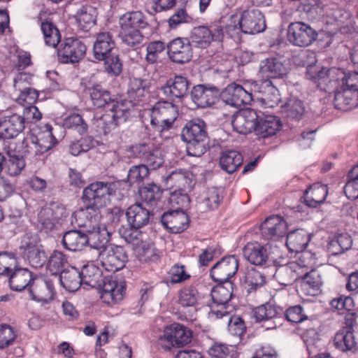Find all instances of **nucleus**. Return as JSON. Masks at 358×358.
<instances>
[{
    "label": "nucleus",
    "mask_w": 358,
    "mask_h": 358,
    "mask_svg": "<svg viewBox=\"0 0 358 358\" xmlns=\"http://www.w3.org/2000/svg\"><path fill=\"white\" fill-rule=\"evenodd\" d=\"M118 37L124 45L131 48L139 46L144 39V36L140 30L125 28H120Z\"/></svg>",
    "instance_id": "8fccbe9b"
},
{
    "label": "nucleus",
    "mask_w": 358,
    "mask_h": 358,
    "mask_svg": "<svg viewBox=\"0 0 358 358\" xmlns=\"http://www.w3.org/2000/svg\"><path fill=\"white\" fill-rule=\"evenodd\" d=\"M18 264L17 257L14 252L0 253V275L8 276Z\"/></svg>",
    "instance_id": "052dcab7"
},
{
    "label": "nucleus",
    "mask_w": 358,
    "mask_h": 358,
    "mask_svg": "<svg viewBox=\"0 0 358 358\" xmlns=\"http://www.w3.org/2000/svg\"><path fill=\"white\" fill-rule=\"evenodd\" d=\"M239 261L235 255L222 257L210 269V275L215 281L220 283L228 282L237 273Z\"/></svg>",
    "instance_id": "0eeeda50"
},
{
    "label": "nucleus",
    "mask_w": 358,
    "mask_h": 358,
    "mask_svg": "<svg viewBox=\"0 0 358 358\" xmlns=\"http://www.w3.org/2000/svg\"><path fill=\"white\" fill-rule=\"evenodd\" d=\"M67 263V257L62 252L55 250L48 259V268L52 274L57 275L64 271Z\"/></svg>",
    "instance_id": "0e129e2a"
},
{
    "label": "nucleus",
    "mask_w": 358,
    "mask_h": 358,
    "mask_svg": "<svg viewBox=\"0 0 358 358\" xmlns=\"http://www.w3.org/2000/svg\"><path fill=\"white\" fill-rule=\"evenodd\" d=\"M221 97L227 104L241 107L249 104L252 100V94L243 86L236 83L228 85L221 93Z\"/></svg>",
    "instance_id": "ddd939ff"
},
{
    "label": "nucleus",
    "mask_w": 358,
    "mask_h": 358,
    "mask_svg": "<svg viewBox=\"0 0 358 358\" xmlns=\"http://www.w3.org/2000/svg\"><path fill=\"white\" fill-rule=\"evenodd\" d=\"M349 180L344 187L345 196L350 200L358 199V164L349 172Z\"/></svg>",
    "instance_id": "680f3d73"
},
{
    "label": "nucleus",
    "mask_w": 358,
    "mask_h": 358,
    "mask_svg": "<svg viewBox=\"0 0 358 358\" xmlns=\"http://www.w3.org/2000/svg\"><path fill=\"white\" fill-rule=\"evenodd\" d=\"M137 256L142 262H155L158 260L159 255L157 250L152 243H142L138 248Z\"/></svg>",
    "instance_id": "774afa93"
},
{
    "label": "nucleus",
    "mask_w": 358,
    "mask_h": 358,
    "mask_svg": "<svg viewBox=\"0 0 358 358\" xmlns=\"http://www.w3.org/2000/svg\"><path fill=\"white\" fill-rule=\"evenodd\" d=\"M93 258L99 259L103 268L110 272L122 269L127 262L124 249L117 245L105 248L101 251L93 250Z\"/></svg>",
    "instance_id": "20e7f679"
},
{
    "label": "nucleus",
    "mask_w": 358,
    "mask_h": 358,
    "mask_svg": "<svg viewBox=\"0 0 358 358\" xmlns=\"http://www.w3.org/2000/svg\"><path fill=\"white\" fill-rule=\"evenodd\" d=\"M242 163V155L236 150L224 152L220 158V167L229 173L235 172Z\"/></svg>",
    "instance_id": "79ce46f5"
},
{
    "label": "nucleus",
    "mask_w": 358,
    "mask_h": 358,
    "mask_svg": "<svg viewBox=\"0 0 358 358\" xmlns=\"http://www.w3.org/2000/svg\"><path fill=\"white\" fill-rule=\"evenodd\" d=\"M126 216L131 227L138 229L148 224L150 209L144 207L143 203H136L127 209Z\"/></svg>",
    "instance_id": "c756f323"
},
{
    "label": "nucleus",
    "mask_w": 358,
    "mask_h": 358,
    "mask_svg": "<svg viewBox=\"0 0 358 358\" xmlns=\"http://www.w3.org/2000/svg\"><path fill=\"white\" fill-rule=\"evenodd\" d=\"M9 285L15 291H22L30 286L31 273L27 268H17L9 275Z\"/></svg>",
    "instance_id": "a19ab883"
},
{
    "label": "nucleus",
    "mask_w": 358,
    "mask_h": 358,
    "mask_svg": "<svg viewBox=\"0 0 358 358\" xmlns=\"http://www.w3.org/2000/svg\"><path fill=\"white\" fill-rule=\"evenodd\" d=\"M194 175L185 169L172 171L165 179L167 188L180 191L190 190L194 185Z\"/></svg>",
    "instance_id": "412c9836"
},
{
    "label": "nucleus",
    "mask_w": 358,
    "mask_h": 358,
    "mask_svg": "<svg viewBox=\"0 0 358 358\" xmlns=\"http://www.w3.org/2000/svg\"><path fill=\"white\" fill-rule=\"evenodd\" d=\"M119 24L120 28L140 30L145 28L148 23L142 12L131 11L124 13L120 17Z\"/></svg>",
    "instance_id": "ea45409f"
},
{
    "label": "nucleus",
    "mask_w": 358,
    "mask_h": 358,
    "mask_svg": "<svg viewBox=\"0 0 358 358\" xmlns=\"http://www.w3.org/2000/svg\"><path fill=\"white\" fill-rule=\"evenodd\" d=\"M41 29L47 45L55 48L61 40V35L57 27L50 22L41 23Z\"/></svg>",
    "instance_id": "6e6d98bb"
},
{
    "label": "nucleus",
    "mask_w": 358,
    "mask_h": 358,
    "mask_svg": "<svg viewBox=\"0 0 358 358\" xmlns=\"http://www.w3.org/2000/svg\"><path fill=\"white\" fill-rule=\"evenodd\" d=\"M199 299L200 294L194 286L185 287L179 292L178 302L183 307L194 306Z\"/></svg>",
    "instance_id": "bf43d9fd"
},
{
    "label": "nucleus",
    "mask_w": 358,
    "mask_h": 358,
    "mask_svg": "<svg viewBox=\"0 0 358 358\" xmlns=\"http://www.w3.org/2000/svg\"><path fill=\"white\" fill-rule=\"evenodd\" d=\"M335 108L341 110H348L358 106V90H352L341 84L334 94Z\"/></svg>",
    "instance_id": "4be33fe9"
},
{
    "label": "nucleus",
    "mask_w": 358,
    "mask_h": 358,
    "mask_svg": "<svg viewBox=\"0 0 358 358\" xmlns=\"http://www.w3.org/2000/svg\"><path fill=\"white\" fill-rule=\"evenodd\" d=\"M62 243L70 251H80L88 244L87 234L80 230H70L63 235Z\"/></svg>",
    "instance_id": "c9c22d12"
},
{
    "label": "nucleus",
    "mask_w": 358,
    "mask_h": 358,
    "mask_svg": "<svg viewBox=\"0 0 358 358\" xmlns=\"http://www.w3.org/2000/svg\"><path fill=\"white\" fill-rule=\"evenodd\" d=\"M87 47L79 38H67L57 49L59 61L64 64H74L82 60L86 53Z\"/></svg>",
    "instance_id": "423d86ee"
},
{
    "label": "nucleus",
    "mask_w": 358,
    "mask_h": 358,
    "mask_svg": "<svg viewBox=\"0 0 358 358\" xmlns=\"http://www.w3.org/2000/svg\"><path fill=\"white\" fill-rule=\"evenodd\" d=\"M112 234V227H107L106 224H99L96 227L93 226L92 231L87 234V245L90 246L89 252L93 255V250L101 251L110 241Z\"/></svg>",
    "instance_id": "393cba45"
},
{
    "label": "nucleus",
    "mask_w": 358,
    "mask_h": 358,
    "mask_svg": "<svg viewBox=\"0 0 358 358\" xmlns=\"http://www.w3.org/2000/svg\"><path fill=\"white\" fill-rule=\"evenodd\" d=\"M189 87V83L187 78L176 76L173 79L166 82L162 90L166 96L182 98L187 94Z\"/></svg>",
    "instance_id": "473e14b6"
},
{
    "label": "nucleus",
    "mask_w": 358,
    "mask_h": 358,
    "mask_svg": "<svg viewBox=\"0 0 358 358\" xmlns=\"http://www.w3.org/2000/svg\"><path fill=\"white\" fill-rule=\"evenodd\" d=\"M24 117L19 113L6 111L0 117V137L11 139L24 129Z\"/></svg>",
    "instance_id": "6e6552de"
},
{
    "label": "nucleus",
    "mask_w": 358,
    "mask_h": 358,
    "mask_svg": "<svg viewBox=\"0 0 358 358\" xmlns=\"http://www.w3.org/2000/svg\"><path fill=\"white\" fill-rule=\"evenodd\" d=\"M281 127L280 120L273 115L259 116L256 120L255 134L260 138H267L276 134Z\"/></svg>",
    "instance_id": "2f4dec72"
},
{
    "label": "nucleus",
    "mask_w": 358,
    "mask_h": 358,
    "mask_svg": "<svg viewBox=\"0 0 358 358\" xmlns=\"http://www.w3.org/2000/svg\"><path fill=\"white\" fill-rule=\"evenodd\" d=\"M259 115L254 109L246 108L233 117L231 124L234 131L241 134H248L255 131L256 120Z\"/></svg>",
    "instance_id": "6ab92c4d"
},
{
    "label": "nucleus",
    "mask_w": 358,
    "mask_h": 358,
    "mask_svg": "<svg viewBox=\"0 0 358 358\" xmlns=\"http://www.w3.org/2000/svg\"><path fill=\"white\" fill-rule=\"evenodd\" d=\"M160 187L155 184H148L147 186L139 188V195L141 203L150 208L157 206L162 196Z\"/></svg>",
    "instance_id": "c03bdc74"
},
{
    "label": "nucleus",
    "mask_w": 358,
    "mask_h": 358,
    "mask_svg": "<svg viewBox=\"0 0 358 358\" xmlns=\"http://www.w3.org/2000/svg\"><path fill=\"white\" fill-rule=\"evenodd\" d=\"M163 338L172 347L180 348L191 343L192 331L183 324L173 323L165 328Z\"/></svg>",
    "instance_id": "f8f14e48"
},
{
    "label": "nucleus",
    "mask_w": 358,
    "mask_h": 358,
    "mask_svg": "<svg viewBox=\"0 0 358 358\" xmlns=\"http://www.w3.org/2000/svg\"><path fill=\"white\" fill-rule=\"evenodd\" d=\"M336 348L343 352H354L357 350V343L353 332L348 329H342L334 337Z\"/></svg>",
    "instance_id": "37998d69"
},
{
    "label": "nucleus",
    "mask_w": 358,
    "mask_h": 358,
    "mask_svg": "<svg viewBox=\"0 0 358 358\" xmlns=\"http://www.w3.org/2000/svg\"><path fill=\"white\" fill-rule=\"evenodd\" d=\"M151 82L146 78L131 77L129 79L127 94L130 102L137 104L149 94Z\"/></svg>",
    "instance_id": "5701e85b"
},
{
    "label": "nucleus",
    "mask_w": 358,
    "mask_h": 358,
    "mask_svg": "<svg viewBox=\"0 0 358 358\" xmlns=\"http://www.w3.org/2000/svg\"><path fill=\"white\" fill-rule=\"evenodd\" d=\"M232 285L229 283L227 286L223 283L214 287L211 291V297L213 304L217 306H227L232 296Z\"/></svg>",
    "instance_id": "3c124183"
},
{
    "label": "nucleus",
    "mask_w": 358,
    "mask_h": 358,
    "mask_svg": "<svg viewBox=\"0 0 358 358\" xmlns=\"http://www.w3.org/2000/svg\"><path fill=\"white\" fill-rule=\"evenodd\" d=\"M116 189L115 183L93 182L83 189L82 198L85 204L104 208L110 203V196L115 194Z\"/></svg>",
    "instance_id": "7ed1b4c3"
},
{
    "label": "nucleus",
    "mask_w": 358,
    "mask_h": 358,
    "mask_svg": "<svg viewBox=\"0 0 358 358\" xmlns=\"http://www.w3.org/2000/svg\"><path fill=\"white\" fill-rule=\"evenodd\" d=\"M161 222L170 232L180 234L188 228L189 218L182 210H169L162 215Z\"/></svg>",
    "instance_id": "f3484780"
},
{
    "label": "nucleus",
    "mask_w": 358,
    "mask_h": 358,
    "mask_svg": "<svg viewBox=\"0 0 358 358\" xmlns=\"http://www.w3.org/2000/svg\"><path fill=\"white\" fill-rule=\"evenodd\" d=\"M310 238L303 229H296L287 234L286 245L292 252H303L307 247Z\"/></svg>",
    "instance_id": "e433bc0d"
},
{
    "label": "nucleus",
    "mask_w": 358,
    "mask_h": 358,
    "mask_svg": "<svg viewBox=\"0 0 358 358\" xmlns=\"http://www.w3.org/2000/svg\"><path fill=\"white\" fill-rule=\"evenodd\" d=\"M302 338L308 352V358H322L319 353L320 343V334L315 329H308L303 333ZM323 358H330L329 354L324 355Z\"/></svg>",
    "instance_id": "58836bf2"
},
{
    "label": "nucleus",
    "mask_w": 358,
    "mask_h": 358,
    "mask_svg": "<svg viewBox=\"0 0 358 358\" xmlns=\"http://www.w3.org/2000/svg\"><path fill=\"white\" fill-rule=\"evenodd\" d=\"M237 345H227L225 344L215 343L208 350V354L213 358H224L230 357V358H236L238 355Z\"/></svg>",
    "instance_id": "13d9d810"
},
{
    "label": "nucleus",
    "mask_w": 358,
    "mask_h": 358,
    "mask_svg": "<svg viewBox=\"0 0 358 358\" xmlns=\"http://www.w3.org/2000/svg\"><path fill=\"white\" fill-rule=\"evenodd\" d=\"M287 224L279 215L267 217L261 225V234L265 240L277 241L287 234Z\"/></svg>",
    "instance_id": "4468645a"
},
{
    "label": "nucleus",
    "mask_w": 358,
    "mask_h": 358,
    "mask_svg": "<svg viewBox=\"0 0 358 358\" xmlns=\"http://www.w3.org/2000/svg\"><path fill=\"white\" fill-rule=\"evenodd\" d=\"M116 45L113 34L110 31H101L96 34L93 45V55L96 59H104V56L113 52Z\"/></svg>",
    "instance_id": "c85d7f7f"
},
{
    "label": "nucleus",
    "mask_w": 358,
    "mask_h": 358,
    "mask_svg": "<svg viewBox=\"0 0 358 358\" xmlns=\"http://www.w3.org/2000/svg\"><path fill=\"white\" fill-rule=\"evenodd\" d=\"M282 314V310L271 303L262 305L254 310V317L257 322L271 321L272 324L266 327L267 329H275L282 324L280 322Z\"/></svg>",
    "instance_id": "a878e982"
},
{
    "label": "nucleus",
    "mask_w": 358,
    "mask_h": 358,
    "mask_svg": "<svg viewBox=\"0 0 358 358\" xmlns=\"http://www.w3.org/2000/svg\"><path fill=\"white\" fill-rule=\"evenodd\" d=\"M90 99L94 106L104 107L114 102L110 92L100 85H94L89 89Z\"/></svg>",
    "instance_id": "de8ad7c7"
},
{
    "label": "nucleus",
    "mask_w": 358,
    "mask_h": 358,
    "mask_svg": "<svg viewBox=\"0 0 358 358\" xmlns=\"http://www.w3.org/2000/svg\"><path fill=\"white\" fill-rule=\"evenodd\" d=\"M317 31L303 22H293L287 27V41L294 46L308 47L317 40Z\"/></svg>",
    "instance_id": "39448f33"
},
{
    "label": "nucleus",
    "mask_w": 358,
    "mask_h": 358,
    "mask_svg": "<svg viewBox=\"0 0 358 358\" xmlns=\"http://www.w3.org/2000/svg\"><path fill=\"white\" fill-rule=\"evenodd\" d=\"M224 35L222 27L218 22L209 26H199L194 27L192 32V42L201 48L206 47L213 41H220Z\"/></svg>",
    "instance_id": "9d476101"
},
{
    "label": "nucleus",
    "mask_w": 358,
    "mask_h": 358,
    "mask_svg": "<svg viewBox=\"0 0 358 358\" xmlns=\"http://www.w3.org/2000/svg\"><path fill=\"white\" fill-rule=\"evenodd\" d=\"M99 61L104 62V69L110 75L117 76L122 71V62L118 54L110 53Z\"/></svg>",
    "instance_id": "e2e57ef3"
},
{
    "label": "nucleus",
    "mask_w": 358,
    "mask_h": 358,
    "mask_svg": "<svg viewBox=\"0 0 358 358\" xmlns=\"http://www.w3.org/2000/svg\"><path fill=\"white\" fill-rule=\"evenodd\" d=\"M286 117L292 120H299L305 112L303 102L294 97L290 98L282 106Z\"/></svg>",
    "instance_id": "5fc2aeb1"
},
{
    "label": "nucleus",
    "mask_w": 358,
    "mask_h": 358,
    "mask_svg": "<svg viewBox=\"0 0 358 358\" xmlns=\"http://www.w3.org/2000/svg\"><path fill=\"white\" fill-rule=\"evenodd\" d=\"M241 18L244 34H255L266 29L264 15L257 9L244 11Z\"/></svg>",
    "instance_id": "b1692460"
},
{
    "label": "nucleus",
    "mask_w": 358,
    "mask_h": 358,
    "mask_svg": "<svg viewBox=\"0 0 358 358\" xmlns=\"http://www.w3.org/2000/svg\"><path fill=\"white\" fill-rule=\"evenodd\" d=\"M63 127L65 129H75L80 134H85L87 131V124L82 115L78 113H72L63 120Z\"/></svg>",
    "instance_id": "69168bd1"
},
{
    "label": "nucleus",
    "mask_w": 358,
    "mask_h": 358,
    "mask_svg": "<svg viewBox=\"0 0 358 358\" xmlns=\"http://www.w3.org/2000/svg\"><path fill=\"white\" fill-rule=\"evenodd\" d=\"M243 283L248 292H255L266 283V277L255 268L248 269L245 272Z\"/></svg>",
    "instance_id": "09e8293b"
},
{
    "label": "nucleus",
    "mask_w": 358,
    "mask_h": 358,
    "mask_svg": "<svg viewBox=\"0 0 358 358\" xmlns=\"http://www.w3.org/2000/svg\"><path fill=\"white\" fill-rule=\"evenodd\" d=\"M22 251V255L27 259L31 266L35 268L41 267L45 262V252L41 250L36 245L24 242L20 247Z\"/></svg>",
    "instance_id": "4c0bfd02"
},
{
    "label": "nucleus",
    "mask_w": 358,
    "mask_h": 358,
    "mask_svg": "<svg viewBox=\"0 0 358 358\" xmlns=\"http://www.w3.org/2000/svg\"><path fill=\"white\" fill-rule=\"evenodd\" d=\"M124 289V286L116 280L106 278L103 282L101 299L108 305L116 303L123 299Z\"/></svg>",
    "instance_id": "7c9ffc66"
},
{
    "label": "nucleus",
    "mask_w": 358,
    "mask_h": 358,
    "mask_svg": "<svg viewBox=\"0 0 358 358\" xmlns=\"http://www.w3.org/2000/svg\"><path fill=\"white\" fill-rule=\"evenodd\" d=\"M57 143V140L52 134V126L47 124L45 125V129L37 137V152L44 153L54 148Z\"/></svg>",
    "instance_id": "49530a36"
},
{
    "label": "nucleus",
    "mask_w": 358,
    "mask_h": 358,
    "mask_svg": "<svg viewBox=\"0 0 358 358\" xmlns=\"http://www.w3.org/2000/svg\"><path fill=\"white\" fill-rule=\"evenodd\" d=\"M178 116V107L169 101H159L151 108L150 125L154 131L162 134L172 128Z\"/></svg>",
    "instance_id": "f03ea898"
},
{
    "label": "nucleus",
    "mask_w": 358,
    "mask_h": 358,
    "mask_svg": "<svg viewBox=\"0 0 358 358\" xmlns=\"http://www.w3.org/2000/svg\"><path fill=\"white\" fill-rule=\"evenodd\" d=\"M327 195V185L321 183H315L306 189L303 199L308 206L317 208L324 203Z\"/></svg>",
    "instance_id": "f704fd0d"
},
{
    "label": "nucleus",
    "mask_w": 358,
    "mask_h": 358,
    "mask_svg": "<svg viewBox=\"0 0 358 358\" xmlns=\"http://www.w3.org/2000/svg\"><path fill=\"white\" fill-rule=\"evenodd\" d=\"M223 199L222 190L217 187L208 188L204 193L203 203L208 209L214 210L217 208Z\"/></svg>",
    "instance_id": "338daca9"
},
{
    "label": "nucleus",
    "mask_w": 358,
    "mask_h": 358,
    "mask_svg": "<svg viewBox=\"0 0 358 358\" xmlns=\"http://www.w3.org/2000/svg\"><path fill=\"white\" fill-rule=\"evenodd\" d=\"M29 79V75L24 73H19L14 78V87L20 92L16 101L21 105H33L38 97V92L35 89L27 86Z\"/></svg>",
    "instance_id": "aec40b11"
},
{
    "label": "nucleus",
    "mask_w": 358,
    "mask_h": 358,
    "mask_svg": "<svg viewBox=\"0 0 358 358\" xmlns=\"http://www.w3.org/2000/svg\"><path fill=\"white\" fill-rule=\"evenodd\" d=\"M77 22L81 29L87 30L96 22V10L90 6H83L77 11Z\"/></svg>",
    "instance_id": "603ef678"
},
{
    "label": "nucleus",
    "mask_w": 358,
    "mask_h": 358,
    "mask_svg": "<svg viewBox=\"0 0 358 358\" xmlns=\"http://www.w3.org/2000/svg\"><path fill=\"white\" fill-rule=\"evenodd\" d=\"M181 138L187 143V152L189 156L201 157L208 148L206 125L201 119L193 120L182 129Z\"/></svg>",
    "instance_id": "f257e3e1"
},
{
    "label": "nucleus",
    "mask_w": 358,
    "mask_h": 358,
    "mask_svg": "<svg viewBox=\"0 0 358 358\" xmlns=\"http://www.w3.org/2000/svg\"><path fill=\"white\" fill-rule=\"evenodd\" d=\"M259 73L267 79L281 78L287 75L288 69L280 58L269 57L260 62Z\"/></svg>",
    "instance_id": "bb28decb"
},
{
    "label": "nucleus",
    "mask_w": 358,
    "mask_h": 358,
    "mask_svg": "<svg viewBox=\"0 0 358 358\" xmlns=\"http://www.w3.org/2000/svg\"><path fill=\"white\" fill-rule=\"evenodd\" d=\"M15 144L8 143L5 144L3 150L7 155L6 158V168L8 173L11 176L19 175L26 166L25 160L19 152L15 150Z\"/></svg>",
    "instance_id": "cd10ccee"
},
{
    "label": "nucleus",
    "mask_w": 358,
    "mask_h": 358,
    "mask_svg": "<svg viewBox=\"0 0 358 358\" xmlns=\"http://www.w3.org/2000/svg\"><path fill=\"white\" fill-rule=\"evenodd\" d=\"M166 48L169 57L174 63L185 64L189 62L192 57V45L187 38H174Z\"/></svg>",
    "instance_id": "9b49d317"
},
{
    "label": "nucleus",
    "mask_w": 358,
    "mask_h": 358,
    "mask_svg": "<svg viewBox=\"0 0 358 358\" xmlns=\"http://www.w3.org/2000/svg\"><path fill=\"white\" fill-rule=\"evenodd\" d=\"M102 207H96L92 205L86 204L85 208H81L76 212V217L79 219H86V222H81L78 223L80 226H87V222L91 224H96L101 217L100 209Z\"/></svg>",
    "instance_id": "4d7b16f0"
},
{
    "label": "nucleus",
    "mask_w": 358,
    "mask_h": 358,
    "mask_svg": "<svg viewBox=\"0 0 358 358\" xmlns=\"http://www.w3.org/2000/svg\"><path fill=\"white\" fill-rule=\"evenodd\" d=\"M244 257L252 264L262 266L266 263L268 254L266 249L258 242H249L243 248Z\"/></svg>",
    "instance_id": "72a5a7b5"
},
{
    "label": "nucleus",
    "mask_w": 358,
    "mask_h": 358,
    "mask_svg": "<svg viewBox=\"0 0 358 358\" xmlns=\"http://www.w3.org/2000/svg\"><path fill=\"white\" fill-rule=\"evenodd\" d=\"M255 87L259 94L258 101L264 108H273L281 100L278 90L269 79H264L256 83Z\"/></svg>",
    "instance_id": "dca6fc26"
},
{
    "label": "nucleus",
    "mask_w": 358,
    "mask_h": 358,
    "mask_svg": "<svg viewBox=\"0 0 358 358\" xmlns=\"http://www.w3.org/2000/svg\"><path fill=\"white\" fill-rule=\"evenodd\" d=\"M66 208L59 203H52L43 208L38 215V222L46 232L53 229L60 220L66 217Z\"/></svg>",
    "instance_id": "1a4fd4ad"
},
{
    "label": "nucleus",
    "mask_w": 358,
    "mask_h": 358,
    "mask_svg": "<svg viewBox=\"0 0 358 358\" xmlns=\"http://www.w3.org/2000/svg\"><path fill=\"white\" fill-rule=\"evenodd\" d=\"M93 261L92 257L87 264L83 266L80 273L83 283L91 287L97 285L101 277L100 269L93 263Z\"/></svg>",
    "instance_id": "a18cd8bd"
},
{
    "label": "nucleus",
    "mask_w": 358,
    "mask_h": 358,
    "mask_svg": "<svg viewBox=\"0 0 358 358\" xmlns=\"http://www.w3.org/2000/svg\"><path fill=\"white\" fill-rule=\"evenodd\" d=\"M59 280L61 285L69 292L78 290L83 283L80 273L75 269L62 271Z\"/></svg>",
    "instance_id": "864d4df0"
},
{
    "label": "nucleus",
    "mask_w": 358,
    "mask_h": 358,
    "mask_svg": "<svg viewBox=\"0 0 358 358\" xmlns=\"http://www.w3.org/2000/svg\"><path fill=\"white\" fill-rule=\"evenodd\" d=\"M219 90L216 87L198 85L191 92L192 101L199 108H207L214 105L218 100Z\"/></svg>",
    "instance_id": "a211bd4d"
},
{
    "label": "nucleus",
    "mask_w": 358,
    "mask_h": 358,
    "mask_svg": "<svg viewBox=\"0 0 358 358\" xmlns=\"http://www.w3.org/2000/svg\"><path fill=\"white\" fill-rule=\"evenodd\" d=\"M29 289L32 299L43 303L52 301L55 294L52 280L43 277L34 278Z\"/></svg>",
    "instance_id": "2eb2a0df"
}]
</instances>
